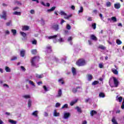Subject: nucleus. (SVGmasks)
<instances>
[{"label": "nucleus", "instance_id": "20", "mask_svg": "<svg viewBox=\"0 0 124 124\" xmlns=\"http://www.w3.org/2000/svg\"><path fill=\"white\" fill-rule=\"evenodd\" d=\"M29 29H30V27L28 26H24L22 27V30L23 31H29Z\"/></svg>", "mask_w": 124, "mask_h": 124}, {"label": "nucleus", "instance_id": "44", "mask_svg": "<svg viewBox=\"0 0 124 124\" xmlns=\"http://www.w3.org/2000/svg\"><path fill=\"white\" fill-rule=\"evenodd\" d=\"M58 82H59V83H61V84L62 85H63V84H64V82H63V81L62 80V79H59L58 80Z\"/></svg>", "mask_w": 124, "mask_h": 124}, {"label": "nucleus", "instance_id": "40", "mask_svg": "<svg viewBox=\"0 0 124 124\" xmlns=\"http://www.w3.org/2000/svg\"><path fill=\"white\" fill-rule=\"evenodd\" d=\"M111 122H112V123H113L114 124H118V122H117V121H116V119H115L114 118H112Z\"/></svg>", "mask_w": 124, "mask_h": 124}, {"label": "nucleus", "instance_id": "50", "mask_svg": "<svg viewBox=\"0 0 124 124\" xmlns=\"http://www.w3.org/2000/svg\"><path fill=\"white\" fill-rule=\"evenodd\" d=\"M16 60H17V57L16 56H13L11 59V61H16Z\"/></svg>", "mask_w": 124, "mask_h": 124}, {"label": "nucleus", "instance_id": "57", "mask_svg": "<svg viewBox=\"0 0 124 124\" xmlns=\"http://www.w3.org/2000/svg\"><path fill=\"white\" fill-rule=\"evenodd\" d=\"M41 22L42 25H44L45 24V22L44 21V20H43V19H41Z\"/></svg>", "mask_w": 124, "mask_h": 124}, {"label": "nucleus", "instance_id": "27", "mask_svg": "<svg viewBox=\"0 0 124 124\" xmlns=\"http://www.w3.org/2000/svg\"><path fill=\"white\" fill-rule=\"evenodd\" d=\"M7 27H9V26H12V21L11 20L9 21L6 23Z\"/></svg>", "mask_w": 124, "mask_h": 124}, {"label": "nucleus", "instance_id": "47", "mask_svg": "<svg viewBox=\"0 0 124 124\" xmlns=\"http://www.w3.org/2000/svg\"><path fill=\"white\" fill-rule=\"evenodd\" d=\"M43 89L45 92H48V91H49L47 87H46L45 85L43 86Z\"/></svg>", "mask_w": 124, "mask_h": 124}, {"label": "nucleus", "instance_id": "12", "mask_svg": "<svg viewBox=\"0 0 124 124\" xmlns=\"http://www.w3.org/2000/svg\"><path fill=\"white\" fill-rule=\"evenodd\" d=\"M114 7L116 9H119L121 8V4L120 3L114 4Z\"/></svg>", "mask_w": 124, "mask_h": 124}, {"label": "nucleus", "instance_id": "10", "mask_svg": "<svg viewBox=\"0 0 124 124\" xmlns=\"http://www.w3.org/2000/svg\"><path fill=\"white\" fill-rule=\"evenodd\" d=\"M26 82H29V84L30 85H31V86H32V87H35V85L34 84V83L33 81L31 80H30L29 79H26Z\"/></svg>", "mask_w": 124, "mask_h": 124}, {"label": "nucleus", "instance_id": "24", "mask_svg": "<svg viewBox=\"0 0 124 124\" xmlns=\"http://www.w3.org/2000/svg\"><path fill=\"white\" fill-rule=\"evenodd\" d=\"M46 49H47V52H48V53H50V52H52V47L51 46H47Z\"/></svg>", "mask_w": 124, "mask_h": 124}, {"label": "nucleus", "instance_id": "36", "mask_svg": "<svg viewBox=\"0 0 124 124\" xmlns=\"http://www.w3.org/2000/svg\"><path fill=\"white\" fill-rule=\"evenodd\" d=\"M116 43L118 45H121V44H122V43H123V42H122L121 40H120L119 39H117Z\"/></svg>", "mask_w": 124, "mask_h": 124}, {"label": "nucleus", "instance_id": "48", "mask_svg": "<svg viewBox=\"0 0 124 124\" xmlns=\"http://www.w3.org/2000/svg\"><path fill=\"white\" fill-rule=\"evenodd\" d=\"M5 34L6 35H9V34H10V31H8V30H6L5 31Z\"/></svg>", "mask_w": 124, "mask_h": 124}, {"label": "nucleus", "instance_id": "30", "mask_svg": "<svg viewBox=\"0 0 124 124\" xmlns=\"http://www.w3.org/2000/svg\"><path fill=\"white\" fill-rule=\"evenodd\" d=\"M59 14L61 15L62 16H64V15H66V13H65L63 11H60Z\"/></svg>", "mask_w": 124, "mask_h": 124}, {"label": "nucleus", "instance_id": "55", "mask_svg": "<svg viewBox=\"0 0 124 124\" xmlns=\"http://www.w3.org/2000/svg\"><path fill=\"white\" fill-rule=\"evenodd\" d=\"M64 22H65V21L64 20H63V19H62L60 24L61 25H62L63 24V23H64Z\"/></svg>", "mask_w": 124, "mask_h": 124}, {"label": "nucleus", "instance_id": "8", "mask_svg": "<svg viewBox=\"0 0 124 124\" xmlns=\"http://www.w3.org/2000/svg\"><path fill=\"white\" fill-rule=\"evenodd\" d=\"M62 95V89H59L58 91L57 94L56 95V97H61Z\"/></svg>", "mask_w": 124, "mask_h": 124}, {"label": "nucleus", "instance_id": "42", "mask_svg": "<svg viewBox=\"0 0 124 124\" xmlns=\"http://www.w3.org/2000/svg\"><path fill=\"white\" fill-rule=\"evenodd\" d=\"M111 20L113 21V22H117V18L115 16H112L111 17Z\"/></svg>", "mask_w": 124, "mask_h": 124}, {"label": "nucleus", "instance_id": "64", "mask_svg": "<svg viewBox=\"0 0 124 124\" xmlns=\"http://www.w3.org/2000/svg\"><path fill=\"white\" fill-rule=\"evenodd\" d=\"M82 124H87V121L85 120L83 121Z\"/></svg>", "mask_w": 124, "mask_h": 124}, {"label": "nucleus", "instance_id": "29", "mask_svg": "<svg viewBox=\"0 0 124 124\" xmlns=\"http://www.w3.org/2000/svg\"><path fill=\"white\" fill-rule=\"evenodd\" d=\"M9 123H11V124H17V122L16 121H14L13 120H9Z\"/></svg>", "mask_w": 124, "mask_h": 124}, {"label": "nucleus", "instance_id": "5", "mask_svg": "<svg viewBox=\"0 0 124 124\" xmlns=\"http://www.w3.org/2000/svg\"><path fill=\"white\" fill-rule=\"evenodd\" d=\"M82 91V88L80 87H77V88H73L72 90V93H76L77 92H81Z\"/></svg>", "mask_w": 124, "mask_h": 124}, {"label": "nucleus", "instance_id": "32", "mask_svg": "<svg viewBox=\"0 0 124 124\" xmlns=\"http://www.w3.org/2000/svg\"><path fill=\"white\" fill-rule=\"evenodd\" d=\"M14 15H18V16H21V12H15L13 13Z\"/></svg>", "mask_w": 124, "mask_h": 124}, {"label": "nucleus", "instance_id": "23", "mask_svg": "<svg viewBox=\"0 0 124 124\" xmlns=\"http://www.w3.org/2000/svg\"><path fill=\"white\" fill-rule=\"evenodd\" d=\"M112 72H113V73H114V74H115V75H118V74H119V72L118 71V70L115 69H112Z\"/></svg>", "mask_w": 124, "mask_h": 124}, {"label": "nucleus", "instance_id": "13", "mask_svg": "<svg viewBox=\"0 0 124 124\" xmlns=\"http://www.w3.org/2000/svg\"><path fill=\"white\" fill-rule=\"evenodd\" d=\"M72 73H73V76H76L77 73H76V69L74 67L72 68Z\"/></svg>", "mask_w": 124, "mask_h": 124}, {"label": "nucleus", "instance_id": "46", "mask_svg": "<svg viewBox=\"0 0 124 124\" xmlns=\"http://www.w3.org/2000/svg\"><path fill=\"white\" fill-rule=\"evenodd\" d=\"M58 82H59V83H61V84L62 85H63V84H64V82H63V81L62 80V79H59L58 80Z\"/></svg>", "mask_w": 124, "mask_h": 124}, {"label": "nucleus", "instance_id": "49", "mask_svg": "<svg viewBox=\"0 0 124 124\" xmlns=\"http://www.w3.org/2000/svg\"><path fill=\"white\" fill-rule=\"evenodd\" d=\"M61 106V103H57L55 105L56 108H58V107H60Z\"/></svg>", "mask_w": 124, "mask_h": 124}, {"label": "nucleus", "instance_id": "41", "mask_svg": "<svg viewBox=\"0 0 124 124\" xmlns=\"http://www.w3.org/2000/svg\"><path fill=\"white\" fill-rule=\"evenodd\" d=\"M83 11H84V9L83 8V7L81 6L80 10L78 11V13H83Z\"/></svg>", "mask_w": 124, "mask_h": 124}, {"label": "nucleus", "instance_id": "61", "mask_svg": "<svg viewBox=\"0 0 124 124\" xmlns=\"http://www.w3.org/2000/svg\"><path fill=\"white\" fill-rule=\"evenodd\" d=\"M41 4H42V5H43V6H46V4H45V3H44V1H41Z\"/></svg>", "mask_w": 124, "mask_h": 124}, {"label": "nucleus", "instance_id": "2", "mask_svg": "<svg viewBox=\"0 0 124 124\" xmlns=\"http://www.w3.org/2000/svg\"><path fill=\"white\" fill-rule=\"evenodd\" d=\"M39 61V56H35L32 58L31 59V64L32 66H35V67H37L38 66L37 64Z\"/></svg>", "mask_w": 124, "mask_h": 124}, {"label": "nucleus", "instance_id": "63", "mask_svg": "<svg viewBox=\"0 0 124 124\" xmlns=\"http://www.w3.org/2000/svg\"><path fill=\"white\" fill-rule=\"evenodd\" d=\"M90 115L91 116H92L93 117V110H92L91 112H90Z\"/></svg>", "mask_w": 124, "mask_h": 124}, {"label": "nucleus", "instance_id": "14", "mask_svg": "<svg viewBox=\"0 0 124 124\" xmlns=\"http://www.w3.org/2000/svg\"><path fill=\"white\" fill-rule=\"evenodd\" d=\"M35 76L36 78H38V79H41V78H43L44 77L43 74L38 75L37 74H36Z\"/></svg>", "mask_w": 124, "mask_h": 124}, {"label": "nucleus", "instance_id": "21", "mask_svg": "<svg viewBox=\"0 0 124 124\" xmlns=\"http://www.w3.org/2000/svg\"><path fill=\"white\" fill-rule=\"evenodd\" d=\"M75 109H76V110H77L78 112V113H82V109H81V108L79 107H77L75 108Z\"/></svg>", "mask_w": 124, "mask_h": 124}, {"label": "nucleus", "instance_id": "56", "mask_svg": "<svg viewBox=\"0 0 124 124\" xmlns=\"http://www.w3.org/2000/svg\"><path fill=\"white\" fill-rule=\"evenodd\" d=\"M3 87H6V88H9V86L5 83L3 84Z\"/></svg>", "mask_w": 124, "mask_h": 124}, {"label": "nucleus", "instance_id": "6", "mask_svg": "<svg viewBox=\"0 0 124 124\" xmlns=\"http://www.w3.org/2000/svg\"><path fill=\"white\" fill-rule=\"evenodd\" d=\"M113 83H114L115 87L118 88V87L119 86V81L118 80L117 78L115 77L113 78Z\"/></svg>", "mask_w": 124, "mask_h": 124}, {"label": "nucleus", "instance_id": "17", "mask_svg": "<svg viewBox=\"0 0 124 124\" xmlns=\"http://www.w3.org/2000/svg\"><path fill=\"white\" fill-rule=\"evenodd\" d=\"M87 78L88 81H91L92 80H93V76H92V75H87Z\"/></svg>", "mask_w": 124, "mask_h": 124}, {"label": "nucleus", "instance_id": "9", "mask_svg": "<svg viewBox=\"0 0 124 124\" xmlns=\"http://www.w3.org/2000/svg\"><path fill=\"white\" fill-rule=\"evenodd\" d=\"M52 29L56 31H59V25L58 24H54L52 26Z\"/></svg>", "mask_w": 124, "mask_h": 124}, {"label": "nucleus", "instance_id": "53", "mask_svg": "<svg viewBox=\"0 0 124 124\" xmlns=\"http://www.w3.org/2000/svg\"><path fill=\"white\" fill-rule=\"evenodd\" d=\"M37 43V41L36 40H33L32 42V44L34 45H36V44Z\"/></svg>", "mask_w": 124, "mask_h": 124}, {"label": "nucleus", "instance_id": "38", "mask_svg": "<svg viewBox=\"0 0 124 124\" xmlns=\"http://www.w3.org/2000/svg\"><path fill=\"white\" fill-rule=\"evenodd\" d=\"M111 2L110 1H107L106 3V6L107 7H110V6H111Z\"/></svg>", "mask_w": 124, "mask_h": 124}, {"label": "nucleus", "instance_id": "54", "mask_svg": "<svg viewBox=\"0 0 124 124\" xmlns=\"http://www.w3.org/2000/svg\"><path fill=\"white\" fill-rule=\"evenodd\" d=\"M99 67L100 68H103V63H101L99 64Z\"/></svg>", "mask_w": 124, "mask_h": 124}, {"label": "nucleus", "instance_id": "51", "mask_svg": "<svg viewBox=\"0 0 124 124\" xmlns=\"http://www.w3.org/2000/svg\"><path fill=\"white\" fill-rule=\"evenodd\" d=\"M118 100H119V102H122V101H123V97L120 96V97L118 98Z\"/></svg>", "mask_w": 124, "mask_h": 124}, {"label": "nucleus", "instance_id": "58", "mask_svg": "<svg viewBox=\"0 0 124 124\" xmlns=\"http://www.w3.org/2000/svg\"><path fill=\"white\" fill-rule=\"evenodd\" d=\"M97 38L96 37V36L93 35V40L94 41H97Z\"/></svg>", "mask_w": 124, "mask_h": 124}, {"label": "nucleus", "instance_id": "1", "mask_svg": "<svg viewBox=\"0 0 124 124\" xmlns=\"http://www.w3.org/2000/svg\"><path fill=\"white\" fill-rule=\"evenodd\" d=\"M57 37L58 38L57 40H58V41H59V42H63V39L62 38H61V35L59 34L50 36H46V38H47V39H53V42H54V43H56V42H57V40H56Z\"/></svg>", "mask_w": 124, "mask_h": 124}, {"label": "nucleus", "instance_id": "11", "mask_svg": "<svg viewBox=\"0 0 124 124\" xmlns=\"http://www.w3.org/2000/svg\"><path fill=\"white\" fill-rule=\"evenodd\" d=\"M53 114V117H60L59 112H57V110L56 109L54 110Z\"/></svg>", "mask_w": 124, "mask_h": 124}, {"label": "nucleus", "instance_id": "28", "mask_svg": "<svg viewBox=\"0 0 124 124\" xmlns=\"http://www.w3.org/2000/svg\"><path fill=\"white\" fill-rule=\"evenodd\" d=\"M99 96L100 97H105V94H104V93H100L99 94Z\"/></svg>", "mask_w": 124, "mask_h": 124}, {"label": "nucleus", "instance_id": "35", "mask_svg": "<svg viewBox=\"0 0 124 124\" xmlns=\"http://www.w3.org/2000/svg\"><path fill=\"white\" fill-rule=\"evenodd\" d=\"M20 33L21 34V35H22L23 37H25L26 36H27V34L24 32H20Z\"/></svg>", "mask_w": 124, "mask_h": 124}, {"label": "nucleus", "instance_id": "33", "mask_svg": "<svg viewBox=\"0 0 124 124\" xmlns=\"http://www.w3.org/2000/svg\"><path fill=\"white\" fill-rule=\"evenodd\" d=\"M76 102H77V100H76L75 101H73L70 103V105H71V106H73V105H74V104H75Z\"/></svg>", "mask_w": 124, "mask_h": 124}, {"label": "nucleus", "instance_id": "31", "mask_svg": "<svg viewBox=\"0 0 124 124\" xmlns=\"http://www.w3.org/2000/svg\"><path fill=\"white\" fill-rule=\"evenodd\" d=\"M66 30H71V26H70V25L67 24L66 26Z\"/></svg>", "mask_w": 124, "mask_h": 124}, {"label": "nucleus", "instance_id": "22", "mask_svg": "<svg viewBox=\"0 0 124 124\" xmlns=\"http://www.w3.org/2000/svg\"><path fill=\"white\" fill-rule=\"evenodd\" d=\"M5 70L6 72H11V69H10V68L8 66L5 67Z\"/></svg>", "mask_w": 124, "mask_h": 124}, {"label": "nucleus", "instance_id": "39", "mask_svg": "<svg viewBox=\"0 0 124 124\" xmlns=\"http://www.w3.org/2000/svg\"><path fill=\"white\" fill-rule=\"evenodd\" d=\"M31 52L33 55H36L37 53V50L36 49H32L31 50Z\"/></svg>", "mask_w": 124, "mask_h": 124}, {"label": "nucleus", "instance_id": "37", "mask_svg": "<svg viewBox=\"0 0 124 124\" xmlns=\"http://www.w3.org/2000/svg\"><path fill=\"white\" fill-rule=\"evenodd\" d=\"M99 49H101V50H105V49H106V47L102 45L99 46Z\"/></svg>", "mask_w": 124, "mask_h": 124}, {"label": "nucleus", "instance_id": "45", "mask_svg": "<svg viewBox=\"0 0 124 124\" xmlns=\"http://www.w3.org/2000/svg\"><path fill=\"white\" fill-rule=\"evenodd\" d=\"M58 82H59V83H61V84L62 85H63V84H64V82H63V81L62 80V79H59L58 80Z\"/></svg>", "mask_w": 124, "mask_h": 124}, {"label": "nucleus", "instance_id": "18", "mask_svg": "<svg viewBox=\"0 0 124 124\" xmlns=\"http://www.w3.org/2000/svg\"><path fill=\"white\" fill-rule=\"evenodd\" d=\"M11 32L13 33V35L15 36L17 34V31L15 29H12L11 31Z\"/></svg>", "mask_w": 124, "mask_h": 124}, {"label": "nucleus", "instance_id": "4", "mask_svg": "<svg viewBox=\"0 0 124 124\" xmlns=\"http://www.w3.org/2000/svg\"><path fill=\"white\" fill-rule=\"evenodd\" d=\"M7 16L6 12L5 11H3L2 14H0V17L1 19H3L5 20H7Z\"/></svg>", "mask_w": 124, "mask_h": 124}, {"label": "nucleus", "instance_id": "43", "mask_svg": "<svg viewBox=\"0 0 124 124\" xmlns=\"http://www.w3.org/2000/svg\"><path fill=\"white\" fill-rule=\"evenodd\" d=\"M67 107H68V105L66 104L62 107V109H64V108H67Z\"/></svg>", "mask_w": 124, "mask_h": 124}, {"label": "nucleus", "instance_id": "34", "mask_svg": "<svg viewBox=\"0 0 124 124\" xmlns=\"http://www.w3.org/2000/svg\"><path fill=\"white\" fill-rule=\"evenodd\" d=\"M71 17V15L68 16L67 14H66V15L64 16V19H69Z\"/></svg>", "mask_w": 124, "mask_h": 124}, {"label": "nucleus", "instance_id": "19", "mask_svg": "<svg viewBox=\"0 0 124 124\" xmlns=\"http://www.w3.org/2000/svg\"><path fill=\"white\" fill-rule=\"evenodd\" d=\"M25 50L22 49L20 51V56L21 57H22V58H24L25 57Z\"/></svg>", "mask_w": 124, "mask_h": 124}, {"label": "nucleus", "instance_id": "7", "mask_svg": "<svg viewBox=\"0 0 124 124\" xmlns=\"http://www.w3.org/2000/svg\"><path fill=\"white\" fill-rule=\"evenodd\" d=\"M70 117V113L69 112H64L63 113V119H65V120H67L68 118Z\"/></svg>", "mask_w": 124, "mask_h": 124}, {"label": "nucleus", "instance_id": "52", "mask_svg": "<svg viewBox=\"0 0 124 124\" xmlns=\"http://www.w3.org/2000/svg\"><path fill=\"white\" fill-rule=\"evenodd\" d=\"M99 83V81H97V80H95L93 81V85L94 86L95 85H97V84H98Z\"/></svg>", "mask_w": 124, "mask_h": 124}, {"label": "nucleus", "instance_id": "59", "mask_svg": "<svg viewBox=\"0 0 124 124\" xmlns=\"http://www.w3.org/2000/svg\"><path fill=\"white\" fill-rule=\"evenodd\" d=\"M21 68L23 71H26V68L24 66H21Z\"/></svg>", "mask_w": 124, "mask_h": 124}, {"label": "nucleus", "instance_id": "60", "mask_svg": "<svg viewBox=\"0 0 124 124\" xmlns=\"http://www.w3.org/2000/svg\"><path fill=\"white\" fill-rule=\"evenodd\" d=\"M30 13L31 14H34L35 13L34 10H31L30 11Z\"/></svg>", "mask_w": 124, "mask_h": 124}, {"label": "nucleus", "instance_id": "25", "mask_svg": "<svg viewBox=\"0 0 124 124\" xmlns=\"http://www.w3.org/2000/svg\"><path fill=\"white\" fill-rule=\"evenodd\" d=\"M31 100L29 99L28 102V106L29 108H30V107L31 106Z\"/></svg>", "mask_w": 124, "mask_h": 124}, {"label": "nucleus", "instance_id": "15", "mask_svg": "<svg viewBox=\"0 0 124 124\" xmlns=\"http://www.w3.org/2000/svg\"><path fill=\"white\" fill-rule=\"evenodd\" d=\"M32 116L34 117H37L38 115V111L35 110L31 113Z\"/></svg>", "mask_w": 124, "mask_h": 124}, {"label": "nucleus", "instance_id": "26", "mask_svg": "<svg viewBox=\"0 0 124 124\" xmlns=\"http://www.w3.org/2000/svg\"><path fill=\"white\" fill-rule=\"evenodd\" d=\"M23 98H25V99H28L31 97L30 95H24L22 96Z\"/></svg>", "mask_w": 124, "mask_h": 124}, {"label": "nucleus", "instance_id": "16", "mask_svg": "<svg viewBox=\"0 0 124 124\" xmlns=\"http://www.w3.org/2000/svg\"><path fill=\"white\" fill-rule=\"evenodd\" d=\"M55 9H56V7H52L51 9L47 10L46 12H47V13H50V12L54 11Z\"/></svg>", "mask_w": 124, "mask_h": 124}, {"label": "nucleus", "instance_id": "62", "mask_svg": "<svg viewBox=\"0 0 124 124\" xmlns=\"http://www.w3.org/2000/svg\"><path fill=\"white\" fill-rule=\"evenodd\" d=\"M44 116L45 117H48V113H47L46 112H44Z\"/></svg>", "mask_w": 124, "mask_h": 124}, {"label": "nucleus", "instance_id": "3", "mask_svg": "<svg viewBox=\"0 0 124 124\" xmlns=\"http://www.w3.org/2000/svg\"><path fill=\"white\" fill-rule=\"evenodd\" d=\"M86 61L83 59H79L76 62V64L78 66H83L84 65H86Z\"/></svg>", "mask_w": 124, "mask_h": 124}]
</instances>
